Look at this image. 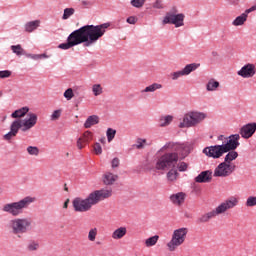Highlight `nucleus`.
<instances>
[{
	"label": "nucleus",
	"instance_id": "nucleus-2",
	"mask_svg": "<svg viewBox=\"0 0 256 256\" xmlns=\"http://www.w3.org/2000/svg\"><path fill=\"white\" fill-rule=\"evenodd\" d=\"M111 27L110 23H104L100 25H85L81 28L73 31L67 38L66 43H62L58 46L59 49L67 50L71 47H77L84 43V47H91L95 45L97 41L105 35L107 29Z\"/></svg>",
	"mask_w": 256,
	"mask_h": 256
},
{
	"label": "nucleus",
	"instance_id": "nucleus-19",
	"mask_svg": "<svg viewBox=\"0 0 256 256\" xmlns=\"http://www.w3.org/2000/svg\"><path fill=\"white\" fill-rule=\"evenodd\" d=\"M179 127L181 129H183L185 127H195L194 122H193L192 112H189L188 114H186L184 116L183 122L180 123Z\"/></svg>",
	"mask_w": 256,
	"mask_h": 256
},
{
	"label": "nucleus",
	"instance_id": "nucleus-31",
	"mask_svg": "<svg viewBox=\"0 0 256 256\" xmlns=\"http://www.w3.org/2000/svg\"><path fill=\"white\" fill-rule=\"evenodd\" d=\"M158 241H159V235H154L145 240V246L146 247H155V245H157Z\"/></svg>",
	"mask_w": 256,
	"mask_h": 256
},
{
	"label": "nucleus",
	"instance_id": "nucleus-1",
	"mask_svg": "<svg viewBox=\"0 0 256 256\" xmlns=\"http://www.w3.org/2000/svg\"><path fill=\"white\" fill-rule=\"evenodd\" d=\"M162 151L173 152H166L158 157L156 160L155 169H157V171H168L166 174L168 181H177L179 172H177L175 167L179 161V155H181L182 159H185V157L189 155V146L186 144L168 142L162 147Z\"/></svg>",
	"mask_w": 256,
	"mask_h": 256
},
{
	"label": "nucleus",
	"instance_id": "nucleus-53",
	"mask_svg": "<svg viewBox=\"0 0 256 256\" xmlns=\"http://www.w3.org/2000/svg\"><path fill=\"white\" fill-rule=\"evenodd\" d=\"M225 139H227V137H225L224 135L218 136V141H222V145H224Z\"/></svg>",
	"mask_w": 256,
	"mask_h": 256
},
{
	"label": "nucleus",
	"instance_id": "nucleus-27",
	"mask_svg": "<svg viewBox=\"0 0 256 256\" xmlns=\"http://www.w3.org/2000/svg\"><path fill=\"white\" fill-rule=\"evenodd\" d=\"M39 25H41V21H39V20L28 22L25 25V31L27 33H33V31H35V29H37V27H39Z\"/></svg>",
	"mask_w": 256,
	"mask_h": 256
},
{
	"label": "nucleus",
	"instance_id": "nucleus-55",
	"mask_svg": "<svg viewBox=\"0 0 256 256\" xmlns=\"http://www.w3.org/2000/svg\"><path fill=\"white\" fill-rule=\"evenodd\" d=\"M40 59H49L47 54H40Z\"/></svg>",
	"mask_w": 256,
	"mask_h": 256
},
{
	"label": "nucleus",
	"instance_id": "nucleus-59",
	"mask_svg": "<svg viewBox=\"0 0 256 256\" xmlns=\"http://www.w3.org/2000/svg\"><path fill=\"white\" fill-rule=\"evenodd\" d=\"M97 245H101V243L97 242Z\"/></svg>",
	"mask_w": 256,
	"mask_h": 256
},
{
	"label": "nucleus",
	"instance_id": "nucleus-4",
	"mask_svg": "<svg viewBox=\"0 0 256 256\" xmlns=\"http://www.w3.org/2000/svg\"><path fill=\"white\" fill-rule=\"evenodd\" d=\"M38 117L35 113H28V118L26 119H17L14 120L10 125V131L3 136L4 141H11L13 137H17V133H19V129L22 133H27V131H31L33 127L37 125Z\"/></svg>",
	"mask_w": 256,
	"mask_h": 256
},
{
	"label": "nucleus",
	"instance_id": "nucleus-8",
	"mask_svg": "<svg viewBox=\"0 0 256 256\" xmlns=\"http://www.w3.org/2000/svg\"><path fill=\"white\" fill-rule=\"evenodd\" d=\"M189 233V228H178L175 229L172 233L170 241L166 244L167 250L170 253L175 252L176 249H179L187 239Z\"/></svg>",
	"mask_w": 256,
	"mask_h": 256
},
{
	"label": "nucleus",
	"instance_id": "nucleus-56",
	"mask_svg": "<svg viewBox=\"0 0 256 256\" xmlns=\"http://www.w3.org/2000/svg\"><path fill=\"white\" fill-rule=\"evenodd\" d=\"M0 97H3V91H0Z\"/></svg>",
	"mask_w": 256,
	"mask_h": 256
},
{
	"label": "nucleus",
	"instance_id": "nucleus-41",
	"mask_svg": "<svg viewBox=\"0 0 256 256\" xmlns=\"http://www.w3.org/2000/svg\"><path fill=\"white\" fill-rule=\"evenodd\" d=\"M172 81H177L179 77H184L185 74H183V70L176 71L170 74Z\"/></svg>",
	"mask_w": 256,
	"mask_h": 256
},
{
	"label": "nucleus",
	"instance_id": "nucleus-38",
	"mask_svg": "<svg viewBox=\"0 0 256 256\" xmlns=\"http://www.w3.org/2000/svg\"><path fill=\"white\" fill-rule=\"evenodd\" d=\"M145 1L147 0H131L130 5H132V7H135L136 9H141V7L145 5Z\"/></svg>",
	"mask_w": 256,
	"mask_h": 256
},
{
	"label": "nucleus",
	"instance_id": "nucleus-7",
	"mask_svg": "<svg viewBox=\"0 0 256 256\" xmlns=\"http://www.w3.org/2000/svg\"><path fill=\"white\" fill-rule=\"evenodd\" d=\"M31 203H35V198L28 196L18 202L4 204L2 211L12 215V217H19L23 213V210L27 209Z\"/></svg>",
	"mask_w": 256,
	"mask_h": 256
},
{
	"label": "nucleus",
	"instance_id": "nucleus-25",
	"mask_svg": "<svg viewBox=\"0 0 256 256\" xmlns=\"http://www.w3.org/2000/svg\"><path fill=\"white\" fill-rule=\"evenodd\" d=\"M191 113H192V120L194 123V127L195 125H199V123L204 121L207 117L205 113H201V112H191Z\"/></svg>",
	"mask_w": 256,
	"mask_h": 256
},
{
	"label": "nucleus",
	"instance_id": "nucleus-29",
	"mask_svg": "<svg viewBox=\"0 0 256 256\" xmlns=\"http://www.w3.org/2000/svg\"><path fill=\"white\" fill-rule=\"evenodd\" d=\"M11 51L13 53H15V55H17L18 57H21V55H27V53L25 52V49H23V47H21L20 44L12 45L11 46Z\"/></svg>",
	"mask_w": 256,
	"mask_h": 256
},
{
	"label": "nucleus",
	"instance_id": "nucleus-22",
	"mask_svg": "<svg viewBox=\"0 0 256 256\" xmlns=\"http://www.w3.org/2000/svg\"><path fill=\"white\" fill-rule=\"evenodd\" d=\"M199 67H201V64H197V63L187 64L184 67V69H182V73L184 74V76L191 75V73H193V71H197Z\"/></svg>",
	"mask_w": 256,
	"mask_h": 256
},
{
	"label": "nucleus",
	"instance_id": "nucleus-45",
	"mask_svg": "<svg viewBox=\"0 0 256 256\" xmlns=\"http://www.w3.org/2000/svg\"><path fill=\"white\" fill-rule=\"evenodd\" d=\"M94 151L96 155H101L103 153V148H101V144L95 143L94 144Z\"/></svg>",
	"mask_w": 256,
	"mask_h": 256
},
{
	"label": "nucleus",
	"instance_id": "nucleus-5",
	"mask_svg": "<svg viewBox=\"0 0 256 256\" xmlns=\"http://www.w3.org/2000/svg\"><path fill=\"white\" fill-rule=\"evenodd\" d=\"M239 205V198L232 196L226 199L224 202L220 203L215 209L207 212L199 218L200 223H208L211 219L219 215H223L229 211V209H235Z\"/></svg>",
	"mask_w": 256,
	"mask_h": 256
},
{
	"label": "nucleus",
	"instance_id": "nucleus-58",
	"mask_svg": "<svg viewBox=\"0 0 256 256\" xmlns=\"http://www.w3.org/2000/svg\"><path fill=\"white\" fill-rule=\"evenodd\" d=\"M1 193H3V188H0V195H1Z\"/></svg>",
	"mask_w": 256,
	"mask_h": 256
},
{
	"label": "nucleus",
	"instance_id": "nucleus-33",
	"mask_svg": "<svg viewBox=\"0 0 256 256\" xmlns=\"http://www.w3.org/2000/svg\"><path fill=\"white\" fill-rule=\"evenodd\" d=\"M171 121H173V116H162L159 120L160 127H167V125L171 124Z\"/></svg>",
	"mask_w": 256,
	"mask_h": 256
},
{
	"label": "nucleus",
	"instance_id": "nucleus-47",
	"mask_svg": "<svg viewBox=\"0 0 256 256\" xmlns=\"http://www.w3.org/2000/svg\"><path fill=\"white\" fill-rule=\"evenodd\" d=\"M145 143H147L146 139H138L137 140V149H143V145H145Z\"/></svg>",
	"mask_w": 256,
	"mask_h": 256
},
{
	"label": "nucleus",
	"instance_id": "nucleus-15",
	"mask_svg": "<svg viewBox=\"0 0 256 256\" xmlns=\"http://www.w3.org/2000/svg\"><path fill=\"white\" fill-rule=\"evenodd\" d=\"M238 75H240V77H244V79L253 77V75H255V66L253 64L243 66L241 70L238 71Z\"/></svg>",
	"mask_w": 256,
	"mask_h": 256
},
{
	"label": "nucleus",
	"instance_id": "nucleus-52",
	"mask_svg": "<svg viewBox=\"0 0 256 256\" xmlns=\"http://www.w3.org/2000/svg\"><path fill=\"white\" fill-rule=\"evenodd\" d=\"M252 11H256V6H252L251 8L247 9L244 13V15H249V13H252Z\"/></svg>",
	"mask_w": 256,
	"mask_h": 256
},
{
	"label": "nucleus",
	"instance_id": "nucleus-13",
	"mask_svg": "<svg viewBox=\"0 0 256 256\" xmlns=\"http://www.w3.org/2000/svg\"><path fill=\"white\" fill-rule=\"evenodd\" d=\"M255 131H256V123H249V124L244 125L240 129V135L244 139H249V138L253 137V135L255 134Z\"/></svg>",
	"mask_w": 256,
	"mask_h": 256
},
{
	"label": "nucleus",
	"instance_id": "nucleus-26",
	"mask_svg": "<svg viewBox=\"0 0 256 256\" xmlns=\"http://www.w3.org/2000/svg\"><path fill=\"white\" fill-rule=\"evenodd\" d=\"M118 178H119V176H117L111 172H108V173L104 174L103 181H104L105 185H113V183L115 181H117Z\"/></svg>",
	"mask_w": 256,
	"mask_h": 256
},
{
	"label": "nucleus",
	"instance_id": "nucleus-21",
	"mask_svg": "<svg viewBox=\"0 0 256 256\" xmlns=\"http://www.w3.org/2000/svg\"><path fill=\"white\" fill-rule=\"evenodd\" d=\"M127 235V228L126 227H119L112 233V239L115 241H119V239H123Z\"/></svg>",
	"mask_w": 256,
	"mask_h": 256
},
{
	"label": "nucleus",
	"instance_id": "nucleus-24",
	"mask_svg": "<svg viewBox=\"0 0 256 256\" xmlns=\"http://www.w3.org/2000/svg\"><path fill=\"white\" fill-rule=\"evenodd\" d=\"M238 157H239V153H237V151L230 150L228 151V154L224 158V163H226L227 165H233V163L231 162L235 161V159H237Z\"/></svg>",
	"mask_w": 256,
	"mask_h": 256
},
{
	"label": "nucleus",
	"instance_id": "nucleus-16",
	"mask_svg": "<svg viewBox=\"0 0 256 256\" xmlns=\"http://www.w3.org/2000/svg\"><path fill=\"white\" fill-rule=\"evenodd\" d=\"M213 179V172L211 170H206L201 172L196 178V183H210Z\"/></svg>",
	"mask_w": 256,
	"mask_h": 256
},
{
	"label": "nucleus",
	"instance_id": "nucleus-9",
	"mask_svg": "<svg viewBox=\"0 0 256 256\" xmlns=\"http://www.w3.org/2000/svg\"><path fill=\"white\" fill-rule=\"evenodd\" d=\"M174 25L176 28L183 27L185 25V14H177V9L167 12L164 19L163 25Z\"/></svg>",
	"mask_w": 256,
	"mask_h": 256
},
{
	"label": "nucleus",
	"instance_id": "nucleus-44",
	"mask_svg": "<svg viewBox=\"0 0 256 256\" xmlns=\"http://www.w3.org/2000/svg\"><path fill=\"white\" fill-rule=\"evenodd\" d=\"M9 77H11V71L10 70L0 71V79H9Z\"/></svg>",
	"mask_w": 256,
	"mask_h": 256
},
{
	"label": "nucleus",
	"instance_id": "nucleus-50",
	"mask_svg": "<svg viewBox=\"0 0 256 256\" xmlns=\"http://www.w3.org/2000/svg\"><path fill=\"white\" fill-rule=\"evenodd\" d=\"M178 170H179V171H187V163H185V162H180V163L178 164Z\"/></svg>",
	"mask_w": 256,
	"mask_h": 256
},
{
	"label": "nucleus",
	"instance_id": "nucleus-40",
	"mask_svg": "<svg viewBox=\"0 0 256 256\" xmlns=\"http://www.w3.org/2000/svg\"><path fill=\"white\" fill-rule=\"evenodd\" d=\"M61 113H63L62 109L55 110L50 116L51 121H58V119L61 117Z\"/></svg>",
	"mask_w": 256,
	"mask_h": 256
},
{
	"label": "nucleus",
	"instance_id": "nucleus-35",
	"mask_svg": "<svg viewBox=\"0 0 256 256\" xmlns=\"http://www.w3.org/2000/svg\"><path fill=\"white\" fill-rule=\"evenodd\" d=\"M72 15H75V8L64 9V13L62 15L63 21H67V19H69V17H72Z\"/></svg>",
	"mask_w": 256,
	"mask_h": 256
},
{
	"label": "nucleus",
	"instance_id": "nucleus-57",
	"mask_svg": "<svg viewBox=\"0 0 256 256\" xmlns=\"http://www.w3.org/2000/svg\"><path fill=\"white\" fill-rule=\"evenodd\" d=\"M101 143H105V138H103V139L101 140Z\"/></svg>",
	"mask_w": 256,
	"mask_h": 256
},
{
	"label": "nucleus",
	"instance_id": "nucleus-14",
	"mask_svg": "<svg viewBox=\"0 0 256 256\" xmlns=\"http://www.w3.org/2000/svg\"><path fill=\"white\" fill-rule=\"evenodd\" d=\"M93 141V132L91 131H85L82 134V137L78 138L77 140V148L78 149H84V147L90 142Z\"/></svg>",
	"mask_w": 256,
	"mask_h": 256
},
{
	"label": "nucleus",
	"instance_id": "nucleus-51",
	"mask_svg": "<svg viewBox=\"0 0 256 256\" xmlns=\"http://www.w3.org/2000/svg\"><path fill=\"white\" fill-rule=\"evenodd\" d=\"M26 57H29L30 59L34 60L41 59L40 54H27Z\"/></svg>",
	"mask_w": 256,
	"mask_h": 256
},
{
	"label": "nucleus",
	"instance_id": "nucleus-32",
	"mask_svg": "<svg viewBox=\"0 0 256 256\" xmlns=\"http://www.w3.org/2000/svg\"><path fill=\"white\" fill-rule=\"evenodd\" d=\"M218 87H219V82L215 79L209 80L206 85L207 91H217Z\"/></svg>",
	"mask_w": 256,
	"mask_h": 256
},
{
	"label": "nucleus",
	"instance_id": "nucleus-37",
	"mask_svg": "<svg viewBox=\"0 0 256 256\" xmlns=\"http://www.w3.org/2000/svg\"><path fill=\"white\" fill-rule=\"evenodd\" d=\"M116 134H117V131L114 130L113 128L107 129L106 135H107L108 143H111L113 139H115Z\"/></svg>",
	"mask_w": 256,
	"mask_h": 256
},
{
	"label": "nucleus",
	"instance_id": "nucleus-18",
	"mask_svg": "<svg viewBox=\"0 0 256 256\" xmlns=\"http://www.w3.org/2000/svg\"><path fill=\"white\" fill-rule=\"evenodd\" d=\"M39 249H41L39 240H29L26 244V251H28V253H37Z\"/></svg>",
	"mask_w": 256,
	"mask_h": 256
},
{
	"label": "nucleus",
	"instance_id": "nucleus-36",
	"mask_svg": "<svg viewBox=\"0 0 256 256\" xmlns=\"http://www.w3.org/2000/svg\"><path fill=\"white\" fill-rule=\"evenodd\" d=\"M92 93L95 97H99V95H102L103 87H101V84H94L92 86Z\"/></svg>",
	"mask_w": 256,
	"mask_h": 256
},
{
	"label": "nucleus",
	"instance_id": "nucleus-30",
	"mask_svg": "<svg viewBox=\"0 0 256 256\" xmlns=\"http://www.w3.org/2000/svg\"><path fill=\"white\" fill-rule=\"evenodd\" d=\"M247 21V14L243 13L240 16L236 17V19L232 22V25L235 27H239L240 25H243Z\"/></svg>",
	"mask_w": 256,
	"mask_h": 256
},
{
	"label": "nucleus",
	"instance_id": "nucleus-48",
	"mask_svg": "<svg viewBox=\"0 0 256 256\" xmlns=\"http://www.w3.org/2000/svg\"><path fill=\"white\" fill-rule=\"evenodd\" d=\"M154 9H163V2L161 0H156L153 4Z\"/></svg>",
	"mask_w": 256,
	"mask_h": 256
},
{
	"label": "nucleus",
	"instance_id": "nucleus-28",
	"mask_svg": "<svg viewBox=\"0 0 256 256\" xmlns=\"http://www.w3.org/2000/svg\"><path fill=\"white\" fill-rule=\"evenodd\" d=\"M163 89V85L160 83H153L147 86L145 89L141 90V93H155V91Z\"/></svg>",
	"mask_w": 256,
	"mask_h": 256
},
{
	"label": "nucleus",
	"instance_id": "nucleus-46",
	"mask_svg": "<svg viewBox=\"0 0 256 256\" xmlns=\"http://www.w3.org/2000/svg\"><path fill=\"white\" fill-rule=\"evenodd\" d=\"M121 161L119 160V158H114L112 161H111V167L112 169H116V167H119Z\"/></svg>",
	"mask_w": 256,
	"mask_h": 256
},
{
	"label": "nucleus",
	"instance_id": "nucleus-54",
	"mask_svg": "<svg viewBox=\"0 0 256 256\" xmlns=\"http://www.w3.org/2000/svg\"><path fill=\"white\" fill-rule=\"evenodd\" d=\"M67 207H69V199H67V200L64 202V205H63V208H64V209H67Z\"/></svg>",
	"mask_w": 256,
	"mask_h": 256
},
{
	"label": "nucleus",
	"instance_id": "nucleus-3",
	"mask_svg": "<svg viewBox=\"0 0 256 256\" xmlns=\"http://www.w3.org/2000/svg\"><path fill=\"white\" fill-rule=\"evenodd\" d=\"M113 195L111 190L101 189L91 192L86 198L76 197L72 200V207L75 213H87L91 211L94 205L105 199H109Z\"/></svg>",
	"mask_w": 256,
	"mask_h": 256
},
{
	"label": "nucleus",
	"instance_id": "nucleus-43",
	"mask_svg": "<svg viewBox=\"0 0 256 256\" xmlns=\"http://www.w3.org/2000/svg\"><path fill=\"white\" fill-rule=\"evenodd\" d=\"M64 97H65V99H67V101H71L72 97H75V94L73 93V89L72 88H68L64 92Z\"/></svg>",
	"mask_w": 256,
	"mask_h": 256
},
{
	"label": "nucleus",
	"instance_id": "nucleus-39",
	"mask_svg": "<svg viewBox=\"0 0 256 256\" xmlns=\"http://www.w3.org/2000/svg\"><path fill=\"white\" fill-rule=\"evenodd\" d=\"M27 153H29L30 155H34V157H37V155H39V148L37 146H28Z\"/></svg>",
	"mask_w": 256,
	"mask_h": 256
},
{
	"label": "nucleus",
	"instance_id": "nucleus-49",
	"mask_svg": "<svg viewBox=\"0 0 256 256\" xmlns=\"http://www.w3.org/2000/svg\"><path fill=\"white\" fill-rule=\"evenodd\" d=\"M126 22L129 23V25H135V23H137V17L130 16L127 18Z\"/></svg>",
	"mask_w": 256,
	"mask_h": 256
},
{
	"label": "nucleus",
	"instance_id": "nucleus-10",
	"mask_svg": "<svg viewBox=\"0 0 256 256\" xmlns=\"http://www.w3.org/2000/svg\"><path fill=\"white\" fill-rule=\"evenodd\" d=\"M235 164L221 162L214 170V177H229L235 171Z\"/></svg>",
	"mask_w": 256,
	"mask_h": 256
},
{
	"label": "nucleus",
	"instance_id": "nucleus-42",
	"mask_svg": "<svg viewBox=\"0 0 256 256\" xmlns=\"http://www.w3.org/2000/svg\"><path fill=\"white\" fill-rule=\"evenodd\" d=\"M256 205V196H250L246 200V207H255Z\"/></svg>",
	"mask_w": 256,
	"mask_h": 256
},
{
	"label": "nucleus",
	"instance_id": "nucleus-20",
	"mask_svg": "<svg viewBox=\"0 0 256 256\" xmlns=\"http://www.w3.org/2000/svg\"><path fill=\"white\" fill-rule=\"evenodd\" d=\"M29 113V107L24 106L20 109L15 110L12 114L11 117L12 119H22V117H25Z\"/></svg>",
	"mask_w": 256,
	"mask_h": 256
},
{
	"label": "nucleus",
	"instance_id": "nucleus-17",
	"mask_svg": "<svg viewBox=\"0 0 256 256\" xmlns=\"http://www.w3.org/2000/svg\"><path fill=\"white\" fill-rule=\"evenodd\" d=\"M185 197H187L185 193L179 192L176 194H172L170 196V201L171 203H173V205H177L178 207H181V205L185 203Z\"/></svg>",
	"mask_w": 256,
	"mask_h": 256
},
{
	"label": "nucleus",
	"instance_id": "nucleus-12",
	"mask_svg": "<svg viewBox=\"0 0 256 256\" xmlns=\"http://www.w3.org/2000/svg\"><path fill=\"white\" fill-rule=\"evenodd\" d=\"M240 139L241 136L239 134H234L229 138H225L224 144H222L225 153H229V151H235V149H237V147L240 145Z\"/></svg>",
	"mask_w": 256,
	"mask_h": 256
},
{
	"label": "nucleus",
	"instance_id": "nucleus-34",
	"mask_svg": "<svg viewBox=\"0 0 256 256\" xmlns=\"http://www.w3.org/2000/svg\"><path fill=\"white\" fill-rule=\"evenodd\" d=\"M99 233V230L97 228H92L88 232V241L91 243H94V241L97 239V234Z\"/></svg>",
	"mask_w": 256,
	"mask_h": 256
},
{
	"label": "nucleus",
	"instance_id": "nucleus-23",
	"mask_svg": "<svg viewBox=\"0 0 256 256\" xmlns=\"http://www.w3.org/2000/svg\"><path fill=\"white\" fill-rule=\"evenodd\" d=\"M98 123H99V116L92 115L86 119V121L84 123V127H85V129H91V127H93V125H98Z\"/></svg>",
	"mask_w": 256,
	"mask_h": 256
},
{
	"label": "nucleus",
	"instance_id": "nucleus-6",
	"mask_svg": "<svg viewBox=\"0 0 256 256\" xmlns=\"http://www.w3.org/2000/svg\"><path fill=\"white\" fill-rule=\"evenodd\" d=\"M33 227V220L31 218H14L10 220L7 224V229L12 233V235H16L20 237V235H25V233H29Z\"/></svg>",
	"mask_w": 256,
	"mask_h": 256
},
{
	"label": "nucleus",
	"instance_id": "nucleus-11",
	"mask_svg": "<svg viewBox=\"0 0 256 256\" xmlns=\"http://www.w3.org/2000/svg\"><path fill=\"white\" fill-rule=\"evenodd\" d=\"M204 155L206 157H211L212 159H221L223 155H225V149L223 148V145H214V146H208L203 149Z\"/></svg>",
	"mask_w": 256,
	"mask_h": 256
}]
</instances>
